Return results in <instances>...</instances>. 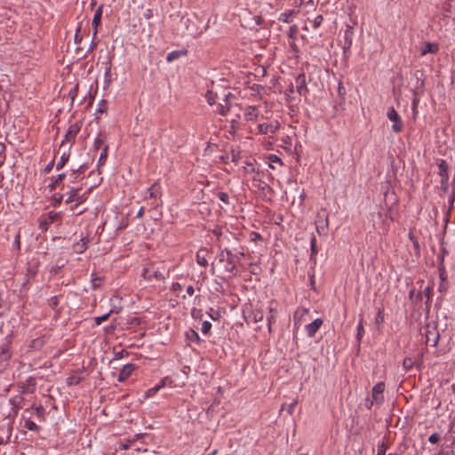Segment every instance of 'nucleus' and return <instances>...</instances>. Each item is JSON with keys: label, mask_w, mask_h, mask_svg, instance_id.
I'll list each match as a JSON object with an SVG mask.
<instances>
[{"label": "nucleus", "mask_w": 455, "mask_h": 455, "mask_svg": "<svg viewBox=\"0 0 455 455\" xmlns=\"http://www.w3.org/2000/svg\"><path fill=\"white\" fill-rule=\"evenodd\" d=\"M168 274L169 271L166 269L164 264L149 262L144 266L141 276L149 282L153 280L164 282L166 279Z\"/></svg>", "instance_id": "1"}, {"label": "nucleus", "mask_w": 455, "mask_h": 455, "mask_svg": "<svg viewBox=\"0 0 455 455\" xmlns=\"http://www.w3.org/2000/svg\"><path fill=\"white\" fill-rule=\"evenodd\" d=\"M236 258L238 255H234L228 248L220 250L218 254L219 262L224 264V273L229 274L230 276H236Z\"/></svg>", "instance_id": "2"}, {"label": "nucleus", "mask_w": 455, "mask_h": 455, "mask_svg": "<svg viewBox=\"0 0 455 455\" xmlns=\"http://www.w3.org/2000/svg\"><path fill=\"white\" fill-rule=\"evenodd\" d=\"M68 197L65 200L66 204H72L73 202H76V204H81L84 203L92 192L93 187H90L86 190L83 191L82 187H69L67 186Z\"/></svg>", "instance_id": "3"}, {"label": "nucleus", "mask_w": 455, "mask_h": 455, "mask_svg": "<svg viewBox=\"0 0 455 455\" xmlns=\"http://www.w3.org/2000/svg\"><path fill=\"white\" fill-rule=\"evenodd\" d=\"M161 195V186L158 182H155L148 188L145 199L152 208H157L162 204Z\"/></svg>", "instance_id": "4"}, {"label": "nucleus", "mask_w": 455, "mask_h": 455, "mask_svg": "<svg viewBox=\"0 0 455 455\" xmlns=\"http://www.w3.org/2000/svg\"><path fill=\"white\" fill-rule=\"evenodd\" d=\"M12 335L5 337L4 343L0 346V365L6 366L12 358L11 350Z\"/></svg>", "instance_id": "5"}, {"label": "nucleus", "mask_w": 455, "mask_h": 455, "mask_svg": "<svg viewBox=\"0 0 455 455\" xmlns=\"http://www.w3.org/2000/svg\"><path fill=\"white\" fill-rule=\"evenodd\" d=\"M61 213L56 212L53 211L49 212L46 215H43L39 218V228L41 231L45 232L48 230L49 227L56 222L57 220H60Z\"/></svg>", "instance_id": "6"}, {"label": "nucleus", "mask_w": 455, "mask_h": 455, "mask_svg": "<svg viewBox=\"0 0 455 455\" xmlns=\"http://www.w3.org/2000/svg\"><path fill=\"white\" fill-rule=\"evenodd\" d=\"M354 28L350 25L346 26L344 31V43H343V56L345 60H347L350 56V49L353 44Z\"/></svg>", "instance_id": "7"}, {"label": "nucleus", "mask_w": 455, "mask_h": 455, "mask_svg": "<svg viewBox=\"0 0 455 455\" xmlns=\"http://www.w3.org/2000/svg\"><path fill=\"white\" fill-rule=\"evenodd\" d=\"M82 125V121H76L74 124H71L68 128V131L65 134V138L62 140L60 146H63L66 142H69L71 145H73L76 141V135L81 131Z\"/></svg>", "instance_id": "8"}, {"label": "nucleus", "mask_w": 455, "mask_h": 455, "mask_svg": "<svg viewBox=\"0 0 455 455\" xmlns=\"http://www.w3.org/2000/svg\"><path fill=\"white\" fill-rule=\"evenodd\" d=\"M387 116L391 122H393L392 131L395 133H400L403 131V124L401 116L393 107L387 109Z\"/></svg>", "instance_id": "9"}, {"label": "nucleus", "mask_w": 455, "mask_h": 455, "mask_svg": "<svg viewBox=\"0 0 455 455\" xmlns=\"http://www.w3.org/2000/svg\"><path fill=\"white\" fill-rule=\"evenodd\" d=\"M296 92L299 96L307 97L309 90L307 85L306 75L304 73L299 74L295 78Z\"/></svg>", "instance_id": "10"}, {"label": "nucleus", "mask_w": 455, "mask_h": 455, "mask_svg": "<svg viewBox=\"0 0 455 455\" xmlns=\"http://www.w3.org/2000/svg\"><path fill=\"white\" fill-rule=\"evenodd\" d=\"M424 335L426 337L427 346L429 345L432 347H436L440 338L439 331H437L436 327H430L429 325H427Z\"/></svg>", "instance_id": "11"}, {"label": "nucleus", "mask_w": 455, "mask_h": 455, "mask_svg": "<svg viewBox=\"0 0 455 455\" xmlns=\"http://www.w3.org/2000/svg\"><path fill=\"white\" fill-rule=\"evenodd\" d=\"M337 92H338L339 100H338L336 105H334V107H333L335 114H337L339 111L344 110V105H345V101H346L347 90L341 81L339 82Z\"/></svg>", "instance_id": "12"}, {"label": "nucleus", "mask_w": 455, "mask_h": 455, "mask_svg": "<svg viewBox=\"0 0 455 455\" xmlns=\"http://www.w3.org/2000/svg\"><path fill=\"white\" fill-rule=\"evenodd\" d=\"M280 127L278 121L259 124L257 126L258 133L259 134H274Z\"/></svg>", "instance_id": "13"}, {"label": "nucleus", "mask_w": 455, "mask_h": 455, "mask_svg": "<svg viewBox=\"0 0 455 455\" xmlns=\"http://www.w3.org/2000/svg\"><path fill=\"white\" fill-rule=\"evenodd\" d=\"M385 391V382H378L371 390V398L375 401L376 404L380 405L384 403L383 393Z\"/></svg>", "instance_id": "14"}, {"label": "nucleus", "mask_w": 455, "mask_h": 455, "mask_svg": "<svg viewBox=\"0 0 455 455\" xmlns=\"http://www.w3.org/2000/svg\"><path fill=\"white\" fill-rule=\"evenodd\" d=\"M323 325V319L316 318L312 323L307 324L305 326L307 334L309 338H314L315 333L319 331L320 327Z\"/></svg>", "instance_id": "15"}, {"label": "nucleus", "mask_w": 455, "mask_h": 455, "mask_svg": "<svg viewBox=\"0 0 455 455\" xmlns=\"http://www.w3.org/2000/svg\"><path fill=\"white\" fill-rule=\"evenodd\" d=\"M136 368H137L136 365L133 363H127V364L124 365L119 372L117 380L119 382L125 381L128 378H130V376L132 375V373L133 372V371Z\"/></svg>", "instance_id": "16"}, {"label": "nucleus", "mask_w": 455, "mask_h": 455, "mask_svg": "<svg viewBox=\"0 0 455 455\" xmlns=\"http://www.w3.org/2000/svg\"><path fill=\"white\" fill-rule=\"evenodd\" d=\"M36 379L34 377H29L24 382L19 385V387L20 388L22 394H27L33 393L36 390Z\"/></svg>", "instance_id": "17"}, {"label": "nucleus", "mask_w": 455, "mask_h": 455, "mask_svg": "<svg viewBox=\"0 0 455 455\" xmlns=\"http://www.w3.org/2000/svg\"><path fill=\"white\" fill-rule=\"evenodd\" d=\"M103 7H104L103 4L99 5L98 8L96 9L93 18H92V26L93 31H94V37L97 36L98 27L100 25V22H101Z\"/></svg>", "instance_id": "18"}, {"label": "nucleus", "mask_w": 455, "mask_h": 455, "mask_svg": "<svg viewBox=\"0 0 455 455\" xmlns=\"http://www.w3.org/2000/svg\"><path fill=\"white\" fill-rule=\"evenodd\" d=\"M90 241L91 239L89 235L82 237L78 242L73 244V251L78 254L84 253L86 251Z\"/></svg>", "instance_id": "19"}, {"label": "nucleus", "mask_w": 455, "mask_h": 455, "mask_svg": "<svg viewBox=\"0 0 455 455\" xmlns=\"http://www.w3.org/2000/svg\"><path fill=\"white\" fill-rule=\"evenodd\" d=\"M9 402L12 404V411H13V414L16 416L19 412V410L23 407L25 399L22 395H17L10 398Z\"/></svg>", "instance_id": "20"}, {"label": "nucleus", "mask_w": 455, "mask_h": 455, "mask_svg": "<svg viewBox=\"0 0 455 455\" xmlns=\"http://www.w3.org/2000/svg\"><path fill=\"white\" fill-rule=\"evenodd\" d=\"M229 98H234V95L231 92H228L227 94H225L224 104H222V103L218 104L217 112L220 115L226 116L228 114V112L229 111L230 106H231V104L229 102Z\"/></svg>", "instance_id": "21"}, {"label": "nucleus", "mask_w": 455, "mask_h": 455, "mask_svg": "<svg viewBox=\"0 0 455 455\" xmlns=\"http://www.w3.org/2000/svg\"><path fill=\"white\" fill-rule=\"evenodd\" d=\"M207 255L208 250L206 248H200L196 253V263L203 267H206L208 266Z\"/></svg>", "instance_id": "22"}, {"label": "nucleus", "mask_w": 455, "mask_h": 455, "mask_svg": "<svg viewBox=\"0 0 455 455\" xmlns=\"http://www.w3.org/2000/svg\"><path fill=\"white\" fill-rule=\"evenodd\" d=\"M315 226L316 231L320 235H326L328 230V219L318 216Z\"/></svg>", "instance_id": "23"}, {"label": "nucleus", "mask_w": 455, "mask_h": 455, "mask_svg": "<svg viewBox=\"0 0 455 455\" xmlns=\"http://www.w3.org/2000/svg\"><path fill=\"white\" fill-rule=\"evenodd\" d=\"M436 164L439 170L438 175L440 176V179L450 178L449 165L447 162L444 159H438Z\"/></svg>", "instance_id": "24"}, {"label": "nucleus", "mask_w": 455, "mask_h": 455, "mask_svg": "<svg viewBox=\"0 0 455 455\" xmlns=\"http://www.w3.org/2000/svg\"><path fill=\"white\" fill-rule=\"evenodd\" d=\"M243 116L247 121H255L259 116V109L255 106H249L245 108Z\"/></svg>", "instance_id": "25"}, {"label": "nucleus", "mask_w": 455, "mask_h": 455, "mask_svg": "<svg viewBox=\"0 0 455 455\" xmlns=\"http://www.w3.org/2000/svg\"><path fill=\"white\" fill-rule=\"evenodd\" d=\"M269 315L267 317L268 332H272V325L276 322L277 308L273 307L272 304L268 307Z\"/></svg>", "instance_id": "26"}, {"label": "nucleus", "mask_w": 455, "mask_h": 455, "mask_svg": "<svg viewBox=\"0 0 455 455\" xmlns=\"http://www.w3.org/2000/svg\"><path fill=\"white\" fill-rule=\"evenodd\" d=\"M439 51V44L437 43L427 42L421 49V55L424 56L427 53L435 54Z\"/></svg>", "instance_id": "27"}, {"label": "nucleus", "mask_w": 455, "mask_h": 455, "mask_svg": "<svg viewBox=\"0 0 455 455\" xmlns=\"http://www.w3.org/2000/svg\"><path fill=\"white\" fill-rule=\"evenodd\" d=\"M187 54H188V50H186V49L172 51L167 54L166 60L168 62H172L175 60H178L183 56H186Z\"/></svg>", "instance_id": "28"}, {"label": "nucleus", "mask_w": 455, "mask_h": 455, "mask_svg": "<svg viewBox=\"0 0 455 455\" xmlns=\"http://www.w3.org/2000/svg\"><path fill=\"white\" fill-rule=\"evenodd\" d=\"M107 135L105 132H99L97 138L94 140L93 142V148L95 150L100 149V148H103L104 145L106 144Z\"/></svg>", "instance_id": "29"}, {"label": "nucleus", "mask_w": 455, "mask_h": 455, "mask_svg": "<svg viewBox=\"0 0 455 455\" xmlns=\"http://www.w3.org/2000/svg\"><path fill=\"white\" fill-rule=\"evenodd\" d=\"M108 145H104L102 150H101V153L100 155V157H99V160H98V165H97V168H98V171L100 173V167L103 166L107 161V158H108Z\"/></svg>", "instance_id": "30"}, {"label": "nucleus", "mask_w": 455, "mask_h": 455, "mask_svg": "<svg viewBox=\"0 0 455 455\" xmlns=\"http://www.w3.org/2000/svg\"><path fill=\"white\" fill-rule=\"evenodd\" d=\"M309 310L307 309V308H299L296 310L295 314H294V323L295 325L297 324H300L301 322L303 321V317L308 314Z\"/></svg>", "instance_id": "31"}, {"label": "nucleus", "mask_w": 455, "mask_h": 455, "mask_svg": "<svg viewBox=\"0 0 455 455\" xmlns=\"http://www.w3.org/2000/svg\"><path fill=\"white\" fill-rule=\"evenodd\" d=\"M423 294L427 297V301L425 302L426 307L427 308H429L430 302H431L432 297H433V289H432V287L427 286L422 292L419 293L418 296L419 297V299H421Z\"/></svg>", "instance_id": "32"}, {"label": "nucleus", "mask_w": 455, "mask_h": 455, "mask_svg": "<svg viewBox=\"0 0 455 455\" xmlns=\"http://www.w3.org/2000/svg\"><path fill=\"white\" fill-rule=\"evenodd\" d=\"M317 252L316 237L313 235L310 239V260H313L315 263Z\"/></svg>", "instance_id": "33"}, {"label": "nucleus", "mask_w": 455, "mask_h": 455, "mask_svg": "<svg viewBox=\"0 0 455 455\" xmlns=\"http://www.w3.org/2000/svg\"><path fill=\"white\" fill-rule=\"evenodd\" d=\"M374 322L379 328L383 325L385 322V313L383 307L378 308Z\"/></svg>", "instance_id": "34"}, {"label": "nucleus", "mask_w": 455, "mask_h": 455, "mask_svg": "<svg viewBox=\"0 0 455 455\" xmlns=\"http://www.w3.org/2000/svg\"><path fill=\"white\" fill-rule=\"evenodd\" d=\"M69 149H70V147L68 148V152L62 153L60 161L56 164V169L58 171L62 169L65 166V164L68 163V161L69 159V156H70Z\"/></svg>", "instance_id": "35"}, {"label": "nucleus", "mask_w": 455, "mask_h": 455, "mask_svg": "<svg viewBox=\"0 0 455 455\" xmlns=\"http://www.w3.org/2000/svg\"><path fill=\"white\" fill-rule=\"evenodd\" d=\"M364 328H363V315H360V319H359V323H358V325H357V333H356V340L358 341V343L361 342L363 335H364Z\"/></svg>", "instance_id": "36"}, {"label": "nucleus", "mask_w": 455, "mask_h": 455, "mask_svg": "<svg viewBox=\"0 0 455 455\" xmlns=\"http://www.w3.org/2000/svg\"><path fill=\"white\" fill-rule=\"evenodd\" d=\"M10 310V307L5 299L3 298L2 293H0V317L4 316L8 311Z\"/></svg>", "instance_id": "37"}, {"label": "nucleus", "mask_w": 455, "mask_h": 455, "mask_svg": "<svg viewBox=\"0 0 455 455\" xmlns=\"http://www.w3.org/2000/svg\"><path fill=\"white\" fill-rule=\"evenodd\" d=\"M82 377L76 373L72 374L67 378L68 386H76L82 381Z\"/></svg>", "instance_id": "38"}, {"label": "nucleus", "mask_w": 455, "mask_h": 455, "mask_svg": "<svg viewBox=\"0 0 455 455\" xmlns=\"http://www.w3.org/2000/svg\"><path fill=\"white\" fill-rule=\"evenodd\" d=\"M65 177H66V173L59 174L55 178V180L51 184H49L48 187H49L50 190L52 191V190L56 189L60 186V184L63 181Z\"/></svg>", "instance_id": "39"}, {"label": "nucleus", "mask_w": 455, "mask_h": 455, "mask_svg": "<svg viewBox=\"0 0 455 455\" xmlns=\"http://www.w3.org/2000/svg\"><path fill=\"white\" fill-rule=\"evenodd\" d=\"M23 427L28 430L34 431V432L40 431V427L37 426L34 421H32L28 419L24 420Z\"/></svg>", "instance_id": "40"}, {"label": "nucleus", "mask_w": 455, "mask_h": 455, "mask_svg": "<svg viewBox=\"0 0 455 455\" xmlns=\"http://www.w3.org/2000/svg\"><path fill=\"white\" fill-rule=\"evenodd\" d=\"M186 337L188 340L196 343H199L201 340L198 333L193 329H190L188 331L186 332Z\"/></svg>", "instance_id": "41"}, {"label": "nucleus", "mask_w": 455, "mask_h": 455, "mask_svg": "<svg viewBox=\"0 0 455 455\" xmlns=\"http://www.w3.org/2000/svg\"><path fill=\"white\" fill-rule=\"evenodd\" d=\"M31 409H34V405L31 406ZM35 413L39 420L45 421V409L43 407V405L35 407Z\"/></svg>", "instance_id": "42"}, {"label": "nucleus", "mask_w": 455, "mask_h": 455, "mask_svg": "<svg viewBox=\"0 0 455 455\" xmlns=\"http://www.w3.org/2000/svg\"><path fill=\"white\" fill-rule=\"evenodd\" d=\"M103 277H99L96 275L95 273L92 274V288L93 290H97L101 286V283L103 282Z\"/></svg>", "instance_id": "43"}, {"label": "nucleus", "mask_w": 455, "mask_h": 455, "mask_svg": "<svg viewBox=\"0 0 455 455\" xmlns=\"http://www.w3.org/2000/svg\"><path fill=\"white\" fill-rule=\"evenodd\" d=\"M289 47L290 52L292 53V56L294 58H299L300 51L298 44L295 43V40H291V42H289Z\"/></svg>", "instance_id": "44"}, {"label": "nucleus", "mask_w": 455, "mask_h": 455, "mask_svg": "<svg viewBox=\"0 0 455 455\" xmlns=\"http://www.w3.org/2000/svg\"><path fill=\"white\" fill-rule=\"evenodd\" d=\"M438 272H439V277L442 282H444L447 278V274L443 263V258H442L441 262L438 265Z\"/></svg>", "instance_id": "45"}, {"label": "nucleus", "mask_w": 455, "mask_h": 455, "mask_svg": "<svg viewBox=\"0 0 455 455\" xmlns=\"http://www.w3.org/2000/svg\"><path fill=\"white\" fill-rule=\"evenodd\" d=\"M59 303H60L59 296H53V297H51V298L48 299V306H49L52 310H54V311H56V312H59V309H58Z\"/></svg>", "instance_id": "46"}, {"label": "nucleus", "mask_w": 455, "mask_h": 455, "mask_svg": "<svg viewBox=\"0 0 455 455\" xmlns=\"http://www.w3.org/2000/svg\"><path fill=\"white\" fill-rule=\"evenodd\" d=\"M6 158V146L4 143L0 142V167L4 164Z\"/></svg>", "instance_id": "47"}, {"label": "nucleus", "mask_w": 455, "mask_h": 455, "mask_svg": "<svg viewBox=\"0 0 455 455\" xmlns=\"http://www.w3.org/2000/svg\"><path fill=\"white\" fill-rule=\"evenodd\" d=\"M298 34H299V28L297 25H291L290 28H289V30L287 32V35L289 36L290 39L291 40H296L297 37H298Z\"/></svg>", "instance_id": "48"}, {"label": "nucleus", "mask_w": 455, "mask_h": 455, "mask_svg": "<svg viewBox=\"0 0 455 455\" xmlns=\"http://www.w3.org/2000/svg\"><path fill=\"white\" fill-rule=\"evenodd\" d=\"M114 312L113 309H110L108 312H107L106 314L100 315V316H96L94 317V322H95V324L96 325H100L101 324L102 322L104 321H107L109 316L111 315V314Z\"/></svg>", "instance_id": "49"}, {"label": "nucleus", "mask_w": 455, "mask_h": 455, "mask_svg": "<svg viewBox=\"0 0 455 455\" xmlns=\"http://www.w3.org/2000/svg\"><path fill=\"white\" fill-rule=\"evenodd\" d=\"M205 98H206L208 104L212 106V105L215 104L218 95L216 92H214L212 91H207V92L205 94Z\"/></svg>", "instance_id": "50"}, {"label": "nucleus", "mask_w": 455, "mask_h": 455, "mask_svg": "<svg viewBox=\"0 0 455 455\" xmlns=\"http://www.w3.org/2000/svg\"><path fill=\"white\" fill-rule=\"evenodd\" d=\"M415 363L412 358L405 357L403 361V367L406 371L411 370L414 366Z\"/></svg>", "instance_id": "51"}, {"label": "nucleus", "mask_w": 455, "mask_h": 455, "mask_svg": "<svg viewBox=\"0 0 455 455\" xmlns=\"http://www.w3.org/2000/svg\"><path fill=\"white\" fill-rule=\"evenodd\" d=\"M293 15H294V12H292V11L281 13V15L279 17V20L285 22V23H290L291 21V18L293 17Z\"/></svg>", "instance_id": "52"}, {"label": "nucleus", "mask_w": 455, "mask_h": 455, "mask_svg": "<svg viewBox=\"0 0 455 455\" xmlns=\"http://www.w3.org/2000/svg\"><path fill=\"white\" fill-rule=\"evenodd\" d=\"M108 110V101L106 100H101L98 105V108L96 110V114H103Z\"/></svg>", "instance_id": "53"}, {"label": "nucleus", "mask_w": 455, "mask_h": 455, "mask_svg": "<svg viewBox=\"0 0 455 455\" xmlns=\"http://www.w3.org/2000/svg\"><path fill=\"white\" fill-rule=\"evenodd\" d=\"M454 202H455V189L452 191L451 195L450 196L449 199H448V204H449V207H448V210H447V213L446 215L449 216L453 209V206H454Z\"/></svg>", "instance_id": "54"}, {"label": "nucleus", "mask_w": 455, "mask_h": 455, "mask_svg": "<svg viewBox=\"0 0 455 455\" xmlns=\"http://www.w3.org/2000/svg\"><path fill=\"white\" fill-rule=\"evenodd\" d=\"M77 94H78V84H76L74 87H72L68 92V95L70 98L71 105H73V102H74L76 97L77 96Z\"/></svg>", "instance_id": "55"}, {"label": "nucleus", "mask_w": 455, "mask_h": 455, "mask_svg": "<svg viewBox=\"0 0 455 455\" xmlns=\"http://www.w3.org/2000/svg\"><path fill=\"white\" fill-rule=\"evenodd\" d=\"M268 160H269V167L271 169H275V166L273 165L274 163L283 164L281 158L278 157L276 155H273V154L269 155Z\"/></svg>", "instance_id": "56"}, {"label": "nucleus", "mask_w": 455, "mask_h": 455, "mask_svg": "<svg viewBox=\"0 0 455 455\" xmlns=\"http://www.w3.org/2000/svg\"><path fill=\"white\" fill-rule=\"evenodd\" d=\"M387 450V444L385 442H381L378 444L377 454L376 455H386Z\"/></svg>", "instance_id": "57"}, {"label": "nucleus", "mask_w": 455, "mask_h": 455, "mask_svg": "<svg viewBox=\"0 0 455 455\" xmlns=\"http://www.w3.org/2000/svg\"><path fill=\"white\" fill-rule=\"evenodd\" d=\"M294 92V88L292 85H291L288 89H286V91L284 92V94H285V97H286V100L287 101H293L295 100V98L293 96H291V93Z\"/></svg>", "instance_id": "58"}, {"label": "nucleus", "mask_w": 455, "mask_h": 455, "mask_svg": "<svg viewBox=\"0 0 455 455\" xmlns=\"http://www.w3.org/2000/svg\"><path fill=\"white\" fill-rule=\"evenodd\" d=\"M250 240L253 243H257L258 241H262L263 237L259 233L252 231L250 233Z\"/></svg>", "instance_id": "59"}, {"label": "nucleus", "mask_w": 455, "mask_h": 455, "mask_svg": "<svg viewBox=\"0 0 455 455\" xmlns=\"http://www.w3.org/2000/svg\"><path fill=\"white\" fill-rule=\"evenodd\" d=\"M217 197L225 204H229V196L226 192H219Z\"/></svg>", "instance_id": "60"}, {"label": "nucleus", "mask_w": 455, "mask_h": 455, "mask_svg": "<svg viewBox=\"0 0 455 455\" xmlns=\"http://www.w3.org/2000/svg\"><path fill=\"white\" fill-rule=\"evenodd\" d=\"M81 26H82V24L79 23L78 27L76 28V34H75V37H74L75 43L76 44H80L83 40V36L80 35Z\"/></svg>", "instance_id": "61"}, {"label": "nucleus", "mask_w": 455, "mask_h": 455, "mask_svg": "<svg viewBox=\"0 0 455 455\" xmlns=\"http://www.w3.org/2000/svg\"><path fill=\"white\" fill-rule=\"evenodd\" d=\"M158 388L156 387H151V388H148L146 392H145V398H150V397H153L156 395V393L158 392Z\"/></svg>", "instance_id": "62"}, {"label": "nucleus", "mask_w": 455, "mask_h": 455, "mask_svg": "<svg viewBox=\"0 0 455 455\" xmlns=\"http://www.w3.org/2000/svg\"><path fill=\"white\" fill-rule=\"evenodd\" d=\"M240 153L237 151L235 152L234 149L231 150L230 152V158H229V161L235 163V164H237L239 159H240Z\"/></svg>", "instance_id": "63"}, {"label": "nucleus", "mask_w": 455, "mask_h": 455, "mask_svg": "<svg viewBox=\"0 0 455 455\" xmlns=\"http://www.w3.org/2000/svg\"><path fill=\"white\" fill-rule=\"evenodd\" d=\"M63 200V194L56 193L53 196V206H58L61 204Z\"/></svg>", "instance_id": "64"}]
</instances>
